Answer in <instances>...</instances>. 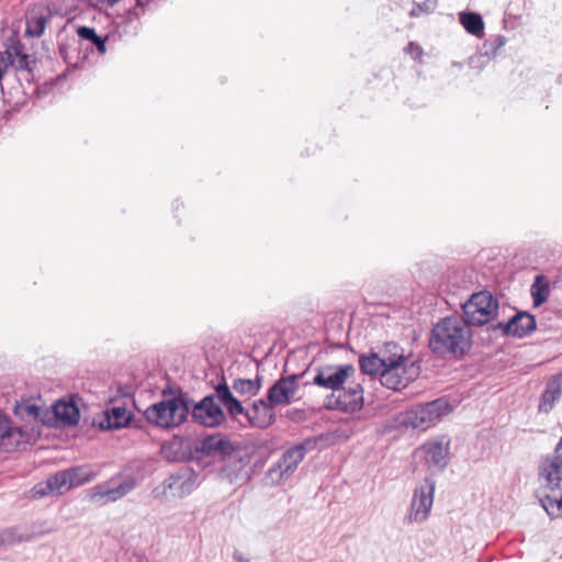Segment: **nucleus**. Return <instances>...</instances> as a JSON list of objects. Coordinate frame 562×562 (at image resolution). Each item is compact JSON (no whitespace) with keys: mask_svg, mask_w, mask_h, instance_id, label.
Wrapping results in <instances>:
<instances>
[{"mask_svg":"<svg viewBox=\"0 0 562 562\" xmlns=\"http://www.w3.org/2000/svg\"><path fill=\"white\" fill-rule=\"evenodd\" d=\"M472 344L470 326L459 317H445L431 330L429 346L434 352L462 357Z\"/></svg>","mask_w":562,"mask_h":562,"instance_id":"obj_1","label":"nucleus"},{"mask_svg":"<svg viewBox=\"0 0 562 562\" xmlns=\"http://www.w3.org/2000/svg\"><path fill=\"white\" fill-rule=\"evenodd\" d=\"M420 367L406 358L397 345H392L384 370L381 372V383L394 391L405 389L418 378Z\"/></svg>","mask_w":562,"mask_h":562,"instance_id":"obj_2","label":"nucleus"},{"mask_svg":"<svg viewBox=\"0 0 562 562\" xmlns=\"http://www.w3.org/2000/svg\"><path fill=\"white\" fill-rule=\"evenodd\" d=\"M189 412L188 404L181 397H171L147 407L145 417L150 424L169 429L181 425Z\"/></svg>","mask_w":562,"mask_h":562,"instance_id":"obj_3","label":"nucleus"},{"mask_svg":"<svg viewBox=\"0 0 562 562\" xmlns=\"http://www.w3.org/2000/svg\"><path fill=\"white\" fill-rule=\"evenodd\" d=\"M463 321L470 326H483L498 314V301L488 291L473 293L462 305Z\"/></svg>","mask_w":562,"mask_h":562,"instance_id":"obj_4","label":"nucleus"},{"mask_svg":"<svg viewBox=\"0 0 562 562\" xmlns=\"http://www.w3.org/2000/svg\"><path fill=\"white\" fill-rule=\"evenodd\" d=\"M452 411L450 403L445 398L416 405L405 414V423L413 428L428 429L438 424Z\"/></svg>","mask_w":562,"mask_h":562,"instance_id":"obj_5","label":"nucleus"},{"mask_svg":"<svg viewBox=\"0 0 562 562\" xmlns=\"http://www.w3.org/2000/svg\"><path fill=\"white\" fill-rule=\"evenodd\" d=\"M538 479L541 487L558 491L562 482V437L555 446L553 456H546L538 467Z\"/></svg>","mask_w":562,"mask_h":562,"instance_id":"obj_6","label":"nucleus"},{"mask_svg":"<svg viewBox=\"0 0 562 562\" xmlns=\"http://www.w3.org/2000/svg\"><path fill=\"white\" fill-rule=\"evenodd\" d=\"M216 395H209L196 403L191 412L192 419L207 428L223 425L226 416L223 408L216 403Z\"/></svg>","mask_w":562,"mask_h":562,"instance_id":"obj_7","label":"nucleus"},{"mask_svg":"<svg viewBox=\"0 0 562 562\" xmlns=\"http://www.w3.org/2000/svg\"><path fill=\"white\" fill-rule=\"evenodd\" d=\"M353 372L355 368L351 364L325 367L318 370L314 378V384L338 392Z\"/></svg>","mask_w":562,"mask_h":562,"instance_id":"obj_8","label":"nucleus"},{"mask_svg":"<svg viewBox=\"0 0 562 562\" xmlns=\"http://www.w3.org/2000/svg\"><path fill=\"white\" fill-rule=\"evenodd\" d=\"M435 485L427 480L426 486L416 487L409 512V521L422 522L427 519L432 502Z\"/></svg>","mask_w":562,"mask_h":562,"instance_id":"obj_9","label":"nucleus"},{"mask_svg":"<svg viewBox=\"0 0 562 562\" xmlns=\"http://www.w3.org/2000/svg\"><path fill=\"white\" fill-rule=\"evenodd\" d=\"M72 487L71 473L59 471L44 482L37 483L32 490L33 498H42L50 494H63Z\"/></svg>","mask_w":562,"mask_h":562,"instance_id":"obj_10","label":"nucleus"},{"mask_svg":"<svg viewBox=\"0 0 562 562\" xmlns=\"http://www.w3.org/2000/svg\"><path fill=\"white\" fill-rule=\"evenodd\" d=\"M334 396L335 401L328 402L330 408L346 413H356L363 406V390L360 384H355L348 389L341 387Z\"/></svg>","mask_w":562,"mask_h":562,"instance_id":"obj_11","label":"nucleus"},{"mask_svg":"<svg viewBox=\"0 0 562 562\" xmlns=\"http://www.w3.org/2000/svg\"><path fill=\"white\" fill-rule=\"evenodd\" d=\"M450 440L446 436L427 441L420 450L424 451L428 467L443 468L449 456Z\"/></svg>","mask_w":562,"mask_h":562,"instance_id":"obj_12","label":"nucleus"},{"mask_svg":"<svg viewBox=\"0 0 562 562\" xmlns=\"http://www.w3.org/2000/svg\"><path fill=\"white\" fill-rule=\"evenodd\" d=\"M245 418L251 427L268 428L273 424L276 414L272 405L260 398L246 409Z\"/></svg>","mask_w":562,"mask_h":562,"instance_id":"obj_13","label":"nucleus"},{"mask_svg":"<svg viewBox=\"0 0 562 562\" xmlns=\"http://www.w3.org/2000/svg\"><path fill=\"white\" fill-rule=\"evenodd\" d=\"M297 391V381L294 375L278 380L268 391V401L271 405H288Z\"/></svg>","mask_w":562,"mask_h":562,"instance_id":"obj_14","label":"nucleus"},{"mask_svg":"<svg viewBox=\"0 0 562 562\" xmlns=\"http://www.w3.org/2000/svg\"><path fill=\"white\" fill-rule=\"evenodd\" d=\"M215 393L218 402L226 408L233 420L239 422V416L245 417L246 409L225 383L218 384L215 387Z\"/></svg>","mask_w":562,"mask_h":562,"instance_id":"obj_15","label":"nucleus"},{"mask_svg":"<svg viewBox=\"0 0 562 562\" xmlns=\"http://www.w3.org/2000/svg\"><path fill=\"white\" fill-rule=\"evenodd\" d=\"M215 393L218 402L226 408L233 420L239 422V416L245 417L246 409L225 383L218 384L215 387Z\"/></svg>","mask_w":562,"mask_h":562,"instance_id":"obj_16","label":"nucleus"},{"mask_svg":"<svg viewBox=\"0 0 562 562\" xmlns=\"http://www.w3.org/2000/svg\"><path fill=\"white\" fill-rule=\"evenodd\" d=\"M536 329L535 317L529 313H517L505 325L504 333L516 337H524Z\"/></svg>","mask_w":562,"mask_h":562,"instance_id":"obj_17","label":"nucleus"},{"mask_svg":"<svg viewBox=\"0 0 562 562\" xmlns=\"http://www.w3.org/2000/svg\"><path fill=\"white\" fill-rule=\"evenodd\" d=\"M392 345H386L381 356L372 353L370 356L361 357L359 360L362 372L367 374H380L384 370L387 362L389 355L391 352Z\"/></svg>","mask_w":562,"mask_h":562,"instance_id":"obj_18","label":"nucleus"},{"mask_svg":"<svg viewBox=\"0 0 562 562\" xmlns=\"http://www.w3.org/2000/svg\"><path fill=\"white\" fill-rule=\"evenodd\" d=\"M199 450L207 456L215 453L228 454L232 452L233 447L231 441L224 436L210 435L201 441Z\"/></svg>","mask_w":562,"mask_h":562,"instance_id":"obj_19","label":"nucleus"},{"mask_svg":"<svg viewBox=\"0 0 562 562\" xmlns=\"http://www.w3.org/2000/svg\"><path fill=\"white\" fill-rule=\"evenodd\" d=\"M57 419L65 425L74 426L79 422L80 413L77 405L71 401L60 400L53 406Z\"/></svg>","mask_w":562,"mask_h":562,"instance_id":"obj_20","label":"nucleus"},{"mask_svg":"<svg viewBox=\"0 0 562 562\" xmlns=\"http://www.w3.org/2000/svg\"><path fill=\"white\" fill-rule=\"evenodd\" d=\"M561 395V385L557 380H551L547 383L546 390L543 391L538 411L539 413L548 414L554 407L555 402Z\"/></svg>","mask_w":562,"mask_h":562,"instance_id":"obj_21","label":"nucleus"},{"mask_svg":"<svg viewBox=\"0 0 562 562\" xmlns=\"http://www.w3.org/2000/svg\"><path fill=\"white\" fill-rule=\"evenodd\" d=\"M305 457V448L302 445L295 446L284 452L279 461V468L282 474L293 472Z\"/></svg>","mask_w":562,"mask_h":562,"instance_id":"obj_22","label":"nucleus"},{"mask_svg":"<svg viewBox=\"0 0 562 562\" xmlns=\"http://www.w3.org/2000/svg\"><path fill=\"white\" fill-rule=\"evenodd\" d=\"M460 23L468 33L475 36L483 35L484 23L480 14L474 12L461 13Z\"/></svg>","mask_w":562,"mask_h":562,"instance_id":"obj_23","label":"nucleus"},{"mask_svg":"<svg viewBox=\"0 0 562 562\" xmlns=\"http://www.w3.org/2000/svg\"><path fill=\"white\" fill-rule=\"evenodd\" d=\"M261 387V381L256 379H237L233 383V390L241 396L252 397Z\"/></svg>","mask_w":562,"mask_h":562,"instance_id":"obj_24","label":"nucleus"},{"mask_svg":"<svg viewBox=\"0 0 562 562\" xmlns=\"http://www.w3.org/2000/svg\"><path fill=\"white\" fill-rule=\"evenodd\" d=\"M77 35L81 40L88 41L91 44H93L100 54H104L106 52V37L99 36L94 29L89 26H79L77 29Z\"/></svg>","mask_w":562,"mask_h":562,"instance_id":"obj_25","label":"nucleus"},{"mask_svg":"<svg viewBox=\"0 0 562 562\" xmlns=\"http://www.w3.org/2000/svg\"><path fill=\"white\" fill-rule=\"evenodd\" d=\"M531 295L533 297V305L539 306L548 300L549 284L543 276H537L533 284L531 285Z\"/></svg>","mask_w":562,"mask_h":562,"instance_id":"obj_26","label":"nucleus"},{"mask_svg":"<svg viewBox=\"0 0 562 562\" xmlns=\"http://www.w3.org/2000/svg\"><path fill=\"white\" fill-rule=\"evenodd\" d=\"M541 503L549 516L553 518L562 517V494L558 495L557 491L552 494H546L541 498Z\"/></svg>","mask_w":562,"mask_h":562,"instance_id":"obj_27","label":"nucleus"},{"mask_svg":"<svg viewBox=\"0 0 562 562\" xmlns=\"http://www.w3.org/2000/svg\"><path fill=\"white\" fill-rule=\"evenodd\" d=\"M109 428H121L126 426L131 420V415L125 407H113L106 413Z\"/></svg>","mask_w":562,"mask_h":562,"instance_id":"obj_28","label":"nucleus"},{"mask_svg":"<svg viewBox=\"0 0 562 562\" xmlns=\"http://www.w3.org/2000/svg\"><path fill=\"white\" fill-rule=\"evenodd\" d=\"M409 16L418 18L430 13L436 7V0H411Z\"/></svg>","mask_w":562,"mask_h":562,"instance_id":"obj_29","label":"nucleus"},{"mask_svg":"<svg viewBox=\"0 0 562 562\" xmlns=\"http://www.w3.org/2000/svg\"><path fill=\"white\" fill-rule=\"evenodd\" d=\"M67 471L71 473L72 487L83 485L93 479V474L91 472H87L79 467L68 469Z\"/></svg>","mask_w":562,"mask_h":562,"instance_id":"obj_30","label":"nucleus"},{"mask_svg":"<svg viewBox=\"0 0 562 562\" xmlns=\"http://www.w3.org/2000/svg\"><path fill=\"white\" fill-rule=\"evenodd\" d=\"M46 26V18L44 16H31L27 20V33L33 36H41Z\"/></svg>","mask_w":562,"mask_h":562,"instance_id":"obj_31","label":"nucleus"},{"mask_svg":"<svg viewBox=\"0 0 562 562\" xmlns=\"http://www.w3.org/2000/svg\"><path fill=\"white\" fill-rule=\"evenodd\" d=\"M15 412L22 417L27 416L32 417L33 419H37L40 416V407L30 403L19 404L15 408Z\"/></svg>","mask_w":562,"mask_h":562,"instance_id":"obj_32","label":"nucleus"},{"mask_svg":"<svg viewBox=\"0 0 562 562\" xmlns=\"http://www.w3.org/2000/svg\"><path fill=\"white\" fill-rule=\"evenodd\" d=\"M405 53L408 54L414 60L422 63L424 50L415 42H409L407 46L404 48Z\"/></svg>","mask_w":562,"mask_h":562,"instance_id":"obj_33","label":"nucleus"},{"mask_svg":"<svg viewBox=\"0 0 562 562\" xmlns=\"http://www.w3.org/2000/svg\"><path fill=\"white\" fill-rule=\"evenodd\" d=\"M130 490V486L127 485H120L117 488L109 490L104 493H98L101 497H109L112 501L117 499L119 497L123 496L127 493ZM97 496V494L93 495V497Z\"/></svg>","mask_w":562,"mask_h":562,"instance_id":"obj_34","label":"nucleus"},{"mask_svg":"<svg viewBox=\"0 0 562 562\" xmlns=\"http://www.w3.org/2000/svg\"><path fill=\"white\" fill-rule=\"evenodd\" d=\"M15 432L21 436V431L19 429L15 430L9 428V420L0 414V437H13Z\"/></svg>","mask_w":562,"mask_h":562,"instance_id":"obj_35","label":"nucleus"},{"mask_svg":"<svg viewBox=\"0 0 562 562\" xmlns=\"http://www.w3.org/2000/svg\"><path fill=\"white\" fill-rule=\"evenodd\" d=\"M121 0H89V3L99 10L112 8Z\"/></svg>","mask_w":562,"mask_h":562,"instance_id":"obj_36","label":"nucleus"},{"mask_svg":"<svg viewBox=\"0 0 562 562\" xmlns=\"http://www.w3.org/2000/svg\"><path fill=\"white\" fill-rule=\"evenodd\" d=\"M3 72H4V70H3V68L0 66V80H1V79H2V77H3Z\"/></svg>","mask_w":562,"mask_h":562,"instance_id":"obj_37","label":"nucleus"}]
</instances>
